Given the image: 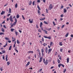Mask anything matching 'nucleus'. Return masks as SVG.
I'll return each mask as SVG.
<instances>
[{
  "label": "nucleus",
  "instance_id": "9b49d317",
  "mask_svg": "<svg viewBox=\"0 0 73 73\" xmlns=\"http://www.w3.org/2000/svg\"><path fill=\"white\" fill-rule=\"evenodd\" d=\"M43 31L45 32L44 33H45V34H48V31H46L45 30H43Z\"/></svg>",
  "mask_w": 73,
  "mask_h": 73
},
{
  "label": "nucleus",
  "instance_id": "49530a36",
  "mask_svg": "<svg viewBox=\"0 0 73 73\" xmlns=\"http://www.w3.org/2000/svg\"><path fill=\"white\" fill-rule=\"evenodd\" d=\"M3 60H5V56H4L3 55Z\"/></svg>",
  "mask_w": 73,
  "mask_h": 73
},
{
  "label": "nucleus",
  "instance_id": "a18cd8bd",
  "mask_svg": "<svg viewBox=\"0 0 73 73\" xmlns=\"http://www.w3.org/2000/svg\"><path fill=\"white\" fill-rule=\"evenodd\" d=\"M17 44H20V42H19V41L18 40H17Z\"/></svg>",
  "mask_w": 73,
  "mask_h": 73
},
{
  "label": "nucleus",
  "instance_id": "c03bdc74",
  "mask_svg": "<svg viewBox=\"0 0 73 73\" xmlns=\"http://www.w3.org/2000/svg\"><path fill=\"white\" fill-rule=\"evenodd\" d=\"M64 27H65V25H63L61 27V29H62V28H64Z\"/></svg>",
  "mask_w": 73,
  "mask_h": 73
},
{
  "label": "nucleus",
  "instance_id": "de8ad7c7",
  "mask_svg": "<svg viewBox=\"0 0 73 73\" xmlns=\"http://www.w3.org/2000/svg\"><path fill=\"white\" fill-rule=\"evenodd\" d=\"M53 24H54V25H56V24H55V22H54V21L53 22Z\"/></svg>",
  "mask_w": 73,
  "mask_h": 73
},
{
  "label": "nucleus",
  "instance_id": "79ce46f5",
  "mask_svg": "<svg viewBox=\"0 0 73 73\" xmlns=\"http://www.w3.org/2000/svg\"><path fill=\"white\" fill-rule=\"evenodd\" d=\"M43 62H44L45 64H46L45 60V59L44 58L43 59Z\"/></svg>",
  "mask_w": 73,
  "mask_h": 73
},
{
  "label": "nucleus",
  "instance_id": "423d86ee",
  "mask_svg": "<svg viewBox=\"0 0 73 73\" xmlns=\"http://www.w3.org/2000/svg\"><path fill=\"white\" fill-rule=\"evenodd\" d=\"M32 21H31V19H29V21L30 23L31 24L32 23H33V19L32 20Z\"/></svg>",
  "mask_w": 73,
  "mask_h": 73
},
{
  "label": "nucleus",
  "instance_id": "39448f33",
  "mask_svg": "<svg viewBox=\"0 0 73 73\" xmlns=\"http://www.w3.org/2000/svg\"><path fill=\"white\" fill-rule=\"evenodd\" d=\"M17 23V19H16V18H15V22L13 24V25H16Z\"/></svg>",
  "mask_w": 73,
  "mask_h": 73
},
{
  "label": "nucleus",
  "instance_id": "72a5a7b5",
  "mask_svg": "<svg viewBox=\"0 0 73 73\" xmlns=\"http://www.w3.org/2000/svg\"><path fill=\"white\" fill-rule=\"evenodd\" d=\"M7 66H9V64H10V62H7Z\"/></svg>",
  "mask_w": 73,
  "mask_h": 73
},
{
  "label": "nucleus",
  "instance_id": "864d4df0",
  "mask_svg": "<svg viewBox=\"0 0 73 73\" xmlns=\"http://www.w3.org/2000/svg\"><path fill=\"white\" fill-rule=\"evenodd\" d=\"M52 44H53V43H52V42H51L50 44V46H52Z\"/></svg>",
  "mask_w": 73,
  "mask_h": 73
},
{
  "label": "nucleus",
  "instance_id": "6ab92c4d",
  "mask_svg": "<svg viewBox=\"0 0 73 73\" xmlns=\"http://www.w3.org/2000/svg\"><path fill=\"white\" fill-rule=\"evenodd\" d=\"M20 17V16H19V15L18 14L17 15L16 17L17 19H19V17Z\"/></svg>",
  "mask_w": 73,
  "mask_h": 73
},
{
  "label": "nucleus",
  "instance_id": "f3484780",
  "mask_svg": "<svg viewBox=\"0 0 73 73\" xmlns=\"http://www.w3.org/2000/svg\"><path fill=\"white\" fill-rule=\"evenodd\" d=\"M5 13V12H4L3 11H2V12L1 13V15H4Z\"/></svg>",
  "mask_w": 73,
  "mask_h": 73
},
{
  "label": "nucleus",
  "instance_id": "473e14b6",
  "mask_svg": "<svg viewBox=\"0 0 73 73\" xmlns=\"http://www.w3.org/2000/svg\"><path fill=\"white\" fill-rule=\"evenodd\" d=\"M2 52H3V53H5V51L4 50H2Z\"/></svg>",
  "mask_w": 73,
  "mask_h": 73
},
{
  "label": "nucleus",
  "instance_id": "37998d69",
  "mask_svg": "<svg viewBox=\"0 0 73 73\" xmlns=\"http://www.w3.org/2000/svg\"><path fill=\"white\" fill-rule=\"evenodd\" d=\"M42 41H44V38L43 37L42 38Z\"/></svg>",
  "mask_w": 73,
  "mask_h": 73
},
{
  "label": "nucleus",
  "instance_id": "b1692460",
  "mask_svg": "<svg viewBox=\"0 0 73 73\" xmlns=\"http://www.w3.org/2000/svg\"><path fill=\"white\" fill-rule=\"evenodd\" d=\"M44 19H45V18H44L42 19H40V20L41 21H42V20H44Z\"/></svg>",
  "mask_w": 73,
  "mask_h": 73
},
{
  "label": "nucleus",
  "instance_id": "0eeeda50",
  "mask_svg": "<svg viewBox=\"0 0 73 73\" xmlns=\"http://www.w3.org/2000/svg\"><path fill=\"white\" fill-rule=\"evenodd\" d=\"M28 53L29 54V53H33V51H30L28 52Z\"/></svg>",
  "mask_w": 73,
  "mask_h": 73
},
{
  "label": "nucleus",
  "instance_id": "cd10ccee",
  "mask_svg": "<svg viewBox=\"0 0 73 73\" xmlns=\"http://www.w3.org/2000/svg\"><path fill=\"white\" fill-rule=\"evenodd\" d=\"M15 8H16L17 7V3H16L15 5Z\"/></svg>",
  "mask_w": 73,
  "mask_h": 73
},
{
  "label": "nucleus",
  "instance_id": "6e6552de",
  "mask_svg": "<svg viewBox=\"0 0 73 73\" xmlns=\"http://www.w3.org/2000/svg\"><path fill=\"white\" fill-rule=\"evenodd\" d=\"M8 55H7L6 56L5 59L6 61H8Z\"/></svg>",
  "mask_w": 73,
  "mask_h": 73
},
{
  "label": "nucleus",
  "instance_id": "774afa93",
  "mask_svg": "<svg viewBox=\"0 0 73 73\" xmlns=\"http://www.w3.org/2000/svg\"><path fill=\"white\" fill-rule=\"evenodd\" d=\"M0 49L1 50H4V48H1Z\"/></svg>",
  "mask_w": 73,
  "mask_h": 73
},
{
  "label": "nucleus",
  "instance_id": "f257e3e1",
  "mask_svg": "<svg viewBox=\"0 0 73 73\" xmlns=\"http://www.w3.org/2000/svg\"><path fill=\"white\" fill-rule=\"evenodd\" d=\"M49 9H50V10L52 9L53 8V6L52 4H50V5L49 6Z\"/></svg>",
  "mask_w": 73,
  "mask_h": 73
},
{
  "label": "nucleus",
  "instance_id": "1a4fd4ad",
  "mask_svg": "<svg viewBox=\"0 0 73 73\" xmlns=\"http://www.w3.org/2000/svg\"><path fill=\"white\" fill-rule=\"evenodd\" d=\"M42 57H41L40 58V60L39 61V62H41V61H42Z\"/></svg>",
  "mask_w": 73,
  "mask_h": 73
},
{
  "label": "nucleus",
  "instance_id": "20e7f679",
  "mask_svg": "<svg viewBox=\"0 0 73 73\" xmlns=\"http://www.w3.org/2000/svg\"><path fill=\"white\" fill-rule=\"evenodd\" d=\"M60 66H62V67L64 68V65L62 64H59L58 65V66L59 68H60Z\"/></svg>",
  "mask_w": 73,
  "mask_h": 73
},
{
  "label": "nucleus",
  "instance_id": "6e6d98bb",
  "mask_svg": "<svg viewBox=\"0 0 73 73\" xmlns=\"http://www.w3.org/2000/svg\"><path fill=\"white\" fill-rule=\"evenodd\" d=\"M33 5H35V1H34L33 3Z\"/></svg>",
  "mask_w": 73,
  "mask_h": 73
},
{
  "label": "nucleus",
  "instance_id": "5fc2aeb1",
  "mask_svg": "<svg viewBox=\"0 0 73 73\" xmlns=\"http://www.w3.org/2000/svg\"><path fill=\"white\" fill-rule=\"evenodd\" d=\"M3 27H4L5 28H6V27L5 26V25H3Z\"/></svg>",
  "mask_w": 73,
  "mask_h": 73
},
{
  "label": "nucleus",
  "instance_id": "ea45409f",
  "mask_svg": "<svg viewBox=\"0 0 73 73\" xmlns=\"http://www.w3.org/2000/svg\"><path fill=\"white\" fill-rule=\"evenodd\" d=\"M58 64H59V63H60V60H59L58 59Z\"/></svg>",
  "mask_w": 73,
  "mask_h": 73
},
{
  "label": "nucleus",
  "instance_id": "ddd939ff",
  "mask_svg": "<svg viewBox=\"0 0 73 73\" xmlns=\"http://www.w3.org/2000/svg\"><path fill=\"white\" fill-rule=\"evenodd\" d=\"M64 13H66V12L67 11L66 10V9H64Z\"/></svg>",
  "mask_w": 73,
  "mask_h": 73
},
{
  "label": "nucleus",
  "instance_id": "e433bc0d",
  "mask_svg": "<svg viewBox=\"0 0 73 73\" xmlns=\"http://www.w3.org/2000/svg\"><path fill=\"white\" fill-rule=\"evenodd\" d=\"M4 35V33H0V35Z\"/></svg>",
  "mask_w": 73,
  "mask_h": 73
},
{
  "label": "nucleus",
  "instance_id": "412c9836",
  "mask_svg": "<svg viewBox=\"0 0 73 73\" xmlns=\"http://www.w3.org/2000/svg\"><path fill=\"white\" fill-rule=\"evenodd\" d=\"M58 57L59 58L60 60H62V58H61V56H60L58 55Z\"/></svg>",
  "mask_w": 73,
  "mask_h": 73
},
{
  "label": "nucleus",
  "instance_id": "680f3d73",
  "mask_svg": "<svg viewBox=\"0 0 73 73\" xmlns=\"http://www.w3.org/2000/svg\"><path fill=\"white\" fill-rule=\"evenodd\" d=\"M37 2H38V3H40V0H38L37 1Z\"/></svg>",
  "mask_w": 73,
  "mask_h": 73
},
{
  "label": "nucleus",
  "instance_id": "bf43d9fd",
  "mask_svg": "<svg viewBox=\"0 0 73 73\" xmlns=\"http://www.w3.org/2000/svg\"><path fill=\"white\" fill-rule=\"evenodd\" d=\"M22 17L24 20H25V18H24V16H23V15H22Z\"/></svg>",
  "mask_w": 73,
  "mask_h": 73
},
{
  "label": "nucleus",
  "instance_id": "9d476101",
  "mask_svg": "<svg viewBox=\"0 0 73 73\" xmlns=\"http://www.w3.org/2000/svg\"><path fill=\"white\" fill-rule=\"evenodd\" d=\"M9 13H12L11 12V9L10 8H9Z\"/></svg>",
  "mask_w": 73,
  "mask_h": 73
},
{
  "label": "nucleus",
  "instance_id": "13d9d810",
  "mask_svg": "<svg viewBox=\"0 0 73 73\" xmlns=\"http://www.w3.org/2000/svg\"><path fill=\"white\" fill-rule=\"evenodd\" d=\"M7 5H8V4L7 3L4 6V7H6V6H7Z\"/></svg>",
  "mask_w": 73,
  "mask_h": 73
},
{
  "label": "nucleus",
  "instance_id": "2eb2a0df",
  "mask_svg": "<svg viewBox=\"0 0 73 73\" xmlns=\"http://www.w3.org/2000/svg\"><path fill=\"white\" fill-rule=\"evenodd\" d=\"M42 23L40 22V28H42Z\"/></svg>",
  "mask_w": 73,
  "mask_h": 73
},
{
  "label": "nucleus",
  "instance_id": "09e8293b",
  "mask_svg": "<svg viewBox=\"0 0 73 73\" xmlns=\"http://www.w3.org/2000/svg\"><path fill=\"white\" fill-rule=\"evenodd\" d=\"M64 8V6L63 5H62L60 7V8H61V9H62Z\"/></svg>",
  "mask_w": 73,
  "mask_h": 73
},
{
  "label": "nucleus",
  "instance_id": "58836bf2",
  "mask_svg": "<svg viewBox=\"0 0 73 73\" xmlns=\"http://www.w3.org/2000/svg\"><path fill=\"white\" fill-rule=\"evenodd\" d=\"M5 39L6 40H9V38L7 37H5Z\"/></svg>",
  "mask_w": 73,
  "mask_h": 73
},
{
  "label": "nucleus",
  "instance_id": "052dcab7",
  "mask_svg": "<svg viewBox=\"0 0 73 73\" xmlns=\"http://www.w3.org/2000/svg\"><path fill=\"white\" fill-rule=\"evenodd\" d=\"M60 52H62V48L60 50Z\"/></svg>",
  "mask_w": 73,
  "mask_h": 73
},
{
  "label": "nucleus",
  "instance_id": "4be33fe9",
  "mask_svg": "<svg viewBox=\"0 0 73 73\" xmlns=\"http://www.w3.org/2000/svg\"><path fill=\"white\" fill-rule=\"evenodd\" d=\"M52 50V49L50 48L48 50V53H49V52H50Z\"/></svg>",
  "mask_w": 73,
  "mask_h": 73
},
{
  "label": "nucleus",
  "instance_id": "0e129e2a",
  "mask_svg": "<svg viewBox=\"0 0 73 73\" xmlns=\"http://www.w3.org/2000/svg\"><path fill=\"white\" fill-rule=\"evenodd\" d=\"M43 1L44 3H45V1H46V0H43Z\"/></svg>",
  "mask_w": 73,
  "mask_h": 73
},
{
  "label": "nucleus",
  "instance_id": "aec40b11",
  "mask_svg": "<svg viewBox=\"0 0 73 73\" xmlns=\"http://www.w3.org/2000/svg\"><path fill=\"white\" fill-rule=\"evenodd\" d=\"M11 49H12V45L10 46V47L9 48V50H11Z\"/></svg>",
  "mask_w": 73,
  "mask_h": 73
},
{
  "label": "nucleus",
  "instance_id": "c756f323",
  "mask_svg": "<svg viewBox=\"0 0 73 73\" xmlns=\"http://www.w3.org/2000/svg\"><path fill=\"white\" fill-rule=\"evenodd\" d=\"M38 13L39 15H40V11L39 10H38Z\"/></svg>",
  "mask_w": 73,
  "mask_h": 73
},
{
  "label": "nucleus",
  "instance_id": "a878e982",
  "mask_svg": "<svg viewBox=\"0 0 73 73\" xmlns=\"http://www.w3.org/2000/svg\"><path fill=\"white\" fill-rule=\"evenodd\" d=\"M46 29L47 30V31H50V30H51V28H50V29H47L46 28Z\"/></svg>",
  "mask_w": 73,
  "mask_h": 73
},
{
  "label": "nucleus",
  "instance_id": "c9c22d12",
  "mask_svg": "<svg viewBox=\"0 0 73 73\" xmlns=\"http://www.w3.org/2000/svg\"><path fill=\"white\" fill-rule=\"evenodd\" d=\"M36 27L37 28H38V24H36Z\"/></svg>",
  "mask_w": 73,
  "mask_h": 73
},
{
  "label": "nucleus",
  "instance_id": "4468645a",
  "mask_svg": "<svg viewBox=\"0 0 73 73\" xmlns=\"http://www.w3.org/2000/svg\"><path fill=\"white\" fill-rule=\"evenodd\" d=\"M29 64H30V62H28L27 63V64L26 65V66H28L29 65Z\"/></svg>",
  "mask_w": 73,
  "mask_h": 73
},
{
  "label": "nucleus",
  "instance_id": "8fccbe9b",
  "mask_svg": "<svg viewBox=\"0 0 73 73\" xmlns=\"http://www.w3.org/2000/svg\"><path fill=\"white\" fill-rule=\"evenodd\" d=\"M44 52V50L43 49H42V53Z\"/></svg>",
  "mask_w": 73,
  "mask_h": 73
},
{
  "label": "nucleus",
  "instance_id": "f8f14e48",
  "mask_svg": "<svg viewBox=\"0 0 73 73\" xmlns=\"http://www.w3.org/2000/svg\"><path fill=\"white\" fill-rule=\"evenodd\" d=\"M29 4L30 5H31V4H32V1H30L29 2Z\"/></svg>",
  "mask_w": 73,
  "mask_h": 73
},
{
  "label": "nucleus",
  "instance_id": "338daca9",
  "mask_svg": "<svg viewBox=\"0 0 73 73\" xmlns=\"http://www.w3.org/2000/svg\"><path fill=\"white\" fill-rule=\"evenodd\" d=\"M5 23V21H4L2 23V24H4Z\"/></svg>",
  "mask_w": 73,
  "mask_h": 73
},
{
  "label": "nucleus",
  "instance_id": "e2e57ef3",
  "mask_svg": "<svg viewBox=\"0 0 73 73\" xmlns=\"http://www.w3.org/2000/svg\"><path fill=\"white\" fill-rule=\"evenodd\" d=\"M71 37H72V38H73V35H71Z\"/></svg>",
  "mask_w": 73,
  "mask_h": 73
},
{
  "label": "nucleus",
  "instance_id": "5701e85b",
  "mask_svg": "<svg viewBox=\"0 0 73 73\" xmlns=\"http://www.w3.org/2000/svg\"><path fill=\"white\" fill-rule=\"evenodd\" d=\"M1 31H2V32H4L5 31H4V29L3 28L1 29Z\"/></svg>",
  "mask_w": 73,
  "mask_h": 73
},
{
  "label": "nucleus",
  "instance_id": "f03ea898",
  "mask_svg": "<svg viewBox=\"0 0 73 73\" xmlns=\"http://www.w3.org/2000/svg\"><path fill=\"white\" fill-rule=\"evenodd\" d=\"M9 19L10 21H11V22H13V19L12 18V16H10Z\"/></svg>",
  "mask_w": 73,
  "mask_h": 73
},
{
  "label": "nucleus",
  "instance_id": "2f4dec72",
  "mask_svg": "<svg viewBox=\"0 0 73 73\" xmlns=\"http://www.w3.org/2000/svg\"><path fill=\"white\" fill-rule=\"evenodd\" d=\"M15 33L16 36H17L18 35V32H16V31H15Z\"/></svg>",
  "mask_w": 73,
  "mask_h": 73
},
{
  "label": "nucleus",
  "instance_id": "603ef678",
  "mask_svg": "<svg viewBox=\"0 0 73 73\" xmlns=\"http://www.w3.org/2000/svg\"><path fill=\"white\" fill-rule=\"evenodd\" d=\"M15 50H16V52H17V53H18V50H17L16 48H15Z\"/></svg>",
  "mask_w": 73,
  "mask_h": 73
},
{
  "label": "nucleus",
  "instance_id": "a19ab883",
  "mask_svg": "<svg viewBox=\"0 0 73 73\" xmlns=\"http://www.w3.org/2000/svg\"><path fill=\"white\" fill-rule=\"evenodd\" d=\"M66 69H65L64 71H63V72L64 73H65V72H66Z\"/></svg>",
  "mask_w": 73,
  "mask_h": 73
},
{
  "label": "nucleus",
  "instance_id": "dca6fc26",
  "mask_svg": "<svg viewBox=\"0 0 73 73\" xmlns=\"http://www.w3.org/2000/svg\"><path fill=\"white\" fill-rule=\"evenodd\" d=\"M68 35H69V33H67L65 35L66 37H67L68 36Z\"/></svg>",
  "mask_w": 73,
  "mask_h": 73
},
{
  "label": "nucleus",
  "instance_id": "7ed1b4c3",
  "mask_svg": "<svg viewBox=\"0 0 73 73\" xmlns=\"http://www.w3.org/2000/svg\"><path fill=\"white\" fill-rule=\"evenodd\" d=\"M44 38H48V39H49V40H50V39H51V37H50V36H44Z\"/></svg>",
  "mask_w": 73,
  "mask_h": 73
},
{
  "label": "nucleus",
  "instance_id": "f704fd0d",
  "mask_svg": "<svg viewBox=\"0 0 73 73\" xmlns=\"http://www.w3.org/2000/svg\"><path fill=\"white\" fill-rule=\"evenodd\" d=\"M44 24H48V23L46 22V21H44Z\"/></svg>",
  "mask_w": 73,
  "mask_h": 73
},
{
  "label": "nucleus",
  "instance_id": "4d7b16f0",
  "mask_svg": "<svg viewBox=\"0 0 73 73\" xmlns=\"http://www.w3.org/2000/svg\"><path fill=\"white\" fill-rule=\"evenodd\" d=\"M60 17H63V14L61 15Z\"/></svg>",
  "mask_w": 73,
  "mask_h": 73
},
{
  "label": "nucleus",
  "instance_id": "c85d7f7f",
  "mask_svg": "<svg viewBox=\"0 0 73 73\" xmlns=\"http://www.w3.org/2000/svg\"><path fill=\"white\" fill-rule=\"evenodd\" d=\"M69 58H67V63H68V62H69Z\"/></svg>",
  "mask_w": 73,
  "mask_h": 73
},
{
  "label": "nucleus",
  "instance_id": "69168bd1",
  "mask_svg": "<svg viewBox=\"0 0 73 73\" xmlns=\"http://www.w3.org/2000/svg\"><path fill=\"white\" fill-rule=\"evenodd\" d=\"M19 32H20V33H21V32H22V31H21V30H19Z\"/></svg>",
  "mask_w": 73,
  "mask_h": 73
},
{
  "label": "nucleus",
  "instance_id": "393cba45",
  "mask_svg": "<svg viewBox=\"0 0 73 73\" xmlns=\"http://www.w3.org/2000/svg\"><path fill=\"white\" fill-rule=\"evenodd\" d=\"M48 49H47V48H46L45 50V51L46 52V53H47V52H48Z\"/></svg>",
  "mask_w": 73,
  "mask_h": 73
},
{
  "label": "nucleus",
  "instance_id": "a211bd4d",
  "mask_svg": "<svg viewBox=\"0 0 73 73\" xmlns=\"http://www.w3.org/2000/svg\"><path fill=\"white\" fill-rule=\"evenodd\" d=\"M37 7L38 9L39 10V11H40V10H41V9H40V7H39V6L37 5Z\"/></svg>",
  "mask_w": 73,
  "mask_h": 73
},
{
  "label": "nucleus",
  "instance_id": "3c124183",
  "mask_svg": "<svg viewBox=\"0 0 73 73\" xmlns=\"http://www.w3.org/2000/svg\"><path fill=\"white\" fill-rule=\"evenodd\" d=\"M46 13H48V10H47V9H46Z\"/></svg>",
  "mask_w": 73,
  "mask_h": 73
},
{
  "label": "nucleus",
  "instance_id": "4c0bfd02",
  "mask_svg": "<svg viewBox=\"0 0 73 73\" xmlns=\"http://www.w3.org/2000/svg\"><path fill=\"white\" fill-rule=\"evenodd\" d=\"M38 32H40V33H41V29H39L38 30Z\"/></svg>",
  "mask_w": 73,
  "mask_h": 73
},
{
  "label": "nucleus",
  "instance_id": "7c9ffc66",
  "mask_svg": "<svg viewBox=\"0 0 73 73\" xmlns=\"http://www.w3.org/2000/svg\"><path fill=\"white\" fill-rule=\"evenodd\" d=\"M48 60H46V65H47V64H48Z\"/></svg>",
  "mask_w": 73,
  "mask_h": 73
},
{
  "label": "nucleus",
  "instance_id": "bb28decb",
  "mask_svg": "<svg viewBox=\"0 0 73 73\" xmlns=\"http://www.w3.org/2000/svg\"><path fill=\"white\" fill-rule=\"evenodd\" d=\"M14 30H15V29H11L10 30V31L11 32H13Z\"/></svg>",
  "mask_w": 73,
  "mask_h": 73
}]
</instances>
